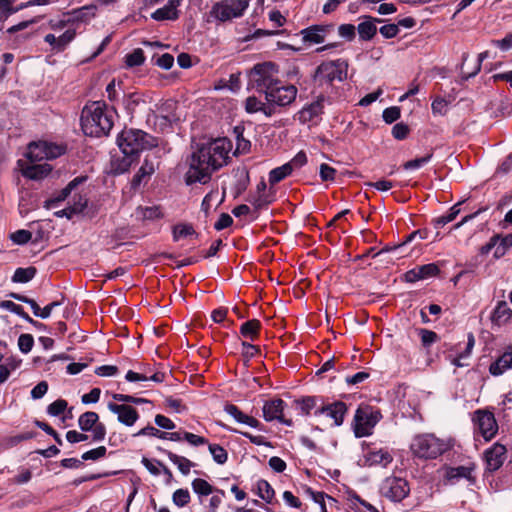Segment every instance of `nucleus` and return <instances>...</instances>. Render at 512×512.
<instances>
[{
	"label": "nucleus",
	"mask_w": 512,
	"mask_h": 512,
	"mask_svg": "<svg viewBox=\"0 0 512 512\" xmlns=\"http://www.w3.org/2000/svg\"><path fill=\"white\" fill-rule=\"evenodd\" d=\"M278 73L277 65L273 62L257 63L249 71V86L258 93L264 95L274 85H277L279 79L276 77Z\"/></svg>",
	"instance_id": "obj_4"
},
{
	"label": "nucleus",
	"mask_w": 512,
	"mask_h": 512,
	"mask_svg": "<svg viewBox=\"0 0 512 512\" xmlns=\"http://www.w3.org/2000/svg\"><path fill=\"white\" fill-rule=\"evenodd\" d=\"M248 6L249 0H221L213 4L209 14L220 22H227L242 17Z\"/></svg>",
	"instance_id": "obj_8"
},
{
	"label": "nucleus",
	"mask_w": 512,
	"mask_h": 512,
	"mask_svg": "<svg viewBox=\"0 0 512 512\" xmlns=\"http://www.w3.org/2000/svg\"><path fill=\"white\" fill-rule=\"evenodd\" d=\"M68 403L64 399H57L47 407V413L51 416H59L67 409Z\"/></svg>",
	"instance_id": "obj_55"
},
{
	"label": "nucleus",
	"mask_w": 512,
	"mask_h": 512,
	"mask_svg": "<svg viewBox=\"0 0 512 512\" xmlns=\"http://www.w3.org/2000/svg\"><path fill=\"white\" fill-rule=\"evenodd\" d=\"M52 171V167L47 164H33L29 165L26 168L22 170V175L25 178L31 179V180H42L46 176H48Z\"/></svg>",
	"instance_id": "obj_29"
},
{
	"label": "nucleus",
	"mask_w": 512,
	"mask_h": 512,
	"mask_svg": "<svg viewBox=\"0 0 512 512\" xmlns=\"http://www.w3.org/2000/svg\"><path fill=\"white\" fill-rule=\"evenodd\" d=\"M393 461V456L384 449L369 450L365 454V464L368 466L380 465L386 467Z\"/></svg>",
	"instance_id": "obj_24"
},
{
	"label": "nucleus",
	"mask_w": 512,
	"mask_h": 512,
	"mask_svg": "<svg viewBox=\"0 0 512 512\" xmlns=\"http://www.w3.org/2000/svg\"><path fill=\"white\" fill-rule=\"evenodd\" d=\"M36 274L37 269L34 266H29L25 268L19 267L14 271L11 280L14 283H28L35 277Z\"/></svg>",
	"instance_id": "obj_37"
},
{
	"label": "nucleus",
	"mask_w": 512,
	"mask_h": 512,
	"mask_svg": "<svg viewBox=\"0 0 512 512\" xmlns=\"http://www.w3.org/2000/svg\"><path fill=\"white\" fill-rule=\"evenodd\" d=\"M382 415L379 410H374L371 406H359L355 411L353 418V432L356 438L370 436L373 428L381 420Z\"/></svg>",
	"instance_id": "obj_7"
},
{
	"label": "nucleus",
	"mask_w": 512,
	"mask_h": 512,
	"mask_svg": "<svg viewBox=\"0 0 512 512\" xmlns=\"http://www.w3.org/2000/svg\"><path fill=\"white\" fill-rule=\"evenodd\" d=\"M285 406L286 403L281 398L266 401L262 408L263 418L267 422L277 420L286 426H292L293 421L291 419H286L283 415Z\"/></svg>",
	"instance_id": "obj_14"
},
{
	"label": "nucleus",
	"mask_w": 512,
	"mask_h": 512,
	"mask_svg": "<svg viewBox=\"0 0 512 512\" xmlns=\"http://www.w3.org/2000/svg\"><path fill=\"white\" fill-rule=\"evenodd\" d=\"M179 5V0H168L166 5L151 14V18L156 21L177 20L179 18V11L177 10Z\"/></svg>",
	"instance_id": "obj_22"
},
{
	"label": "nucleus",
	"mask_w": 512,
	"mask_h": 512,
	"mask_svg": "<svg viewBox=\"0 0 512 512\" xmlns=\"http://www.w3.org/2000/svg\"><path fill=\"white\" fill-rule=\"evenodd\" d=\"M391 133L395 139L404 140L408 137L410 133V128L406 123L399 122L392 127Z\"/></svg>",
	"instance_id": "obj_61"
},
{
	"label": "nucleus",
	"mask_w": 512,
	"mask_h": 512,
	"mask_svg": "<svg viewBox=\"0 0 512 512\" xmlns=\"http://www.w3.org/2000/svg\"><path fill=\"white\" fill-rule=\"evenodd\" d=\"M380 493L392 502H401L410 493V486L402 477L389 476L381 484Z\"/></svg>",
	"instance_id": "obj_10"
},
{
	"label": "nucleus",
	"mask_w": 512,
	"mask_h": 512,
	"mask_svg": "<svg viewBox=\"0 0 512 512\" xmlns=\"http://www.w3.org/2000/svg\"><path fill=\"white\" fill-rule=\"evenodd\" d=\"M484 458L487 470L490 472H495L501 468L505 462L507 458V448L498 442L494 443L485 451Z\"/></svg>",
	"instance_id": "obj_16"
},
{
	"label": "nucleus",
	"mask_w": 512,
	"mask_h": 512,
	"mask_svg": "<svg viewBox=\"0 0 512 512\" xmlns=\"http://www.w3.org/2000/svg\"><path fill=\"white\" fill-rule=\"evenodd\" d=\"M410 449L417 458L436 459L446 451L447 447L433 434H419L413 438Z\"/></svg>",
	"instance_id": "obj_6"
},
{
	"label": "nucleus",
	"mask_w": 512,
	"mask_h": 512,
	"mask_svg": "<svg viewBox=\"0 0 512 512\" xmlns=\"http://www.w3.org/2000/svg\"><path fill=\"white\" fill-rule=\"evenodd\" d=\"M512 368V346H509L506 351L500 355L489 366V372L493 376H500L507 370Z\"/></svg>",
	"instance_id": "obj_21"
},
{
	"label": "nucleus",
	"mask_w": 512,
	"mask_h": 512,
	"mask_svg": "<svg viewBox=\"0 0 512 512\" xmlns=\"http://www.w3.org/2000/svg\"><path fill=\"white\" fill-rule=\"evenodd\" d=\"M244 128L241 126L234 127V134L236 137V151L245 153L250 150L251 142L243 136Z\"/></svg>",
	"instance_id": "obj_48"
},
{
	"label": "nucleus",
	"mask_w": 512,
	"mask_h": 512,
	"mask_svg": "<svg viewBox=\"0 0 512 512\" xmlns=\"http://www.w3.org/2000/svg\"><path fill=\"white\" fill-rule=\"evenodd\" d=\"M107 453V449L105 446H98L97 448L91 449L89 451H86L82 454L81 459L83 461H96L100 458H103Z\"/></svg>",
	"instance_id": "obj_56"
},
{
	"label": "nucleus",
	"mask_w": 512,
	"mask_h": 512,
	"mask_svg": "<svg viewBox=\"0 0 512 512\" xmlns=\"http://www.w3.org/2000/svg\"><path fill=\"white\" fill-rule=\"evenodd\" d=\"M0 308H3L12 313H15L16 315H18L19 317H21L24 320L28 319L29 314L24 311V308L21 305L16 304L13 301H10V300L0 301Z\"/></svg>",
	"instance_id": "obj_52"
},
{
	"label": "nucleus",
	"mask_w": 512,
	"mask_h": 512,
	"mask_svg": "<svg viewBox=\"0 0 512 512\" xmlns=\"http://www.w3.org/2000/svg\"><path fill=\"white\" fill-rule=\"evenodd\" d=\"M320 400H322V397L319 396H303L295 399L293 404L296 409L300 410L301 415L308 416L313 409H317V404Z\"/></svg>",
	"instance_id": "obj_32"
},
{
	"label": "nucleus",
	"mask_w": 512,
	"mask_h": 512,
	"mask_svg": "<svg viewBox=\"0 0 512 512\" xmlns=\"http://www.w3.org/2000/svg\"><path fill=\"white\" fill-rule=\"evenodd\" d=\"M11 240L18 245L28 243L32 238V233L25 229H20L11 234Z\"/></svg>",
	"instance_id": "obj_62"
},
{
	"label": "nucleus",
	"mask_w": 512,
	"mask_h": 512,
	"mask_svg": "<svg viewBox=\"0 0 512 512\" xmlns=\"http://www.w3.org/2000/svg\"><path fill=\"white\" fill-rule=\"evenodd\" d=\"M512 317V310L506 301H499L494 308L491 321L497 326L506 324Z\"/></svg>",
	"instance_id": "obj_27"
},
{
	"label": "nucleus",
	"mask_w": 512,
	"mask_h": 512,
	"mask_svg": "<svg viewBox=\"0 0 512 512\" xmlns=\"http://www.w3.org/2000/svg\"><path fill=\"white\" fill-rule=\"evenodd\" d=\"M230 142L226 138H217L197 145L189 158V169L185 174L187 185L206 184L212 173L220 169L228 157Z\"/></svg>",
	"instance_id": "obj_1"
},
{
	"label": "nucleus",
	"mask_w": 512,
	"mask_h": 512,
	"mask_svg": "<svg viewBox=\"0 0 512 512\" xmlns=\"http://www.w3.org/2000/svg\"><path fill=\"white\" fill-rule=\"evenodd\" d=\"M434 155V149L431 148L424 156L422 157H416L412 160L406 161L403 163L402 167L405 170H415L419 169L420 167L426 165L428 162H430Z\"/></svg>",
	"instance_id": "obj_40"
},
{
	"label": "nucleus",
	"mask_w": 512,
	"mask_h": 512,
	"mask_svg": "<svg viewBox=\"0 0 512 512\" xmlns=\"http://www.w3.org/2000/svg\"><path fill=\"white\" fill-rule=\"evenodd\" d=\"M97 5L89 4L82 6L77 9H73L67 15L69 18L67 22H78V23H86L96 15Z\"/></svg>",
	"instance_id": "obj_23"
},
{
	"label": "nucleus",
	"mask_w": 512,
	"mask_h": 512,
	"mask_svg": "<svg viewBox=\"0 0 512 512\" xmlns=\"http://www.w3.org/2000/svg\"><path fill=\"white\" fill-rule=\"evenodd\" d=\"M34 424L38 428H40L44 432H46L49 436H52L58 445H60V446L63 445V440L60 437V435L58 434V432L52 426H50L48 423H46L44 421H40V420H35Z\"/></svg>",
	"instance_id": "obj_60"
},
{
	"label": "nucleus",
	"mask_w": 512,
	"mask_h": 512,
	"mask_svg": "<svg viewBox=\"0 0 512 512\" xmlns=\"http://www.w3.org/2000/svg\"><path fill=\"white\" fill-rule=\"evenodd\" d=\"M472 421L475 432L479 433L485 441H490L498 432V424L494 413L478 409L473 413Z\"/></svg>",
	"instance_id": "obj_11"
},
{
	"label": "nucleus",
	"mask_w": 512,
	"mask_h": 512,
	"mask_svg": "<svg viewBox=\"0 0 512 512\" xmlns=\"http://www.w3.org/2000/svg\"><path fill=\"white\" fill-rule=\"evenodd\" d=\"M262 323L258 319L247 320L241 324L239 333L244 339L254 342L259 339Z\"/></svg>",
	"instance_id": "obj_25"
},
{
	"label": "nucleus",
	"mask_w": 512,
	"mask_h": 512,
	"mask_svg": "<svg viewBox=\"0 0 512 512\" xmlns=\"http://www.w3.org/2000/svg\"><path fill=\"white\" fill-rule=\"evenodd\" d=\"M34 346V338L31 334H21L18 338V347H19V350L24 353V354H27L29 353L32 348Z\"/></svg>",
	"instance_id": "obj_57"
},
{
	"label": "nucleus",
	"mask_w": 512,
	"mask_h": 512,
	"mask_svg": "<svg viewBox=\"0 0 512 512\" xmlns=\"http://www.w3.org/2000/svg\"><path fill=\"white\" fill-rule=\"evenodd\" d=\"M512 247V232L510 234L501 235L498 242V246L495 249L494 257L501 258L505 255L507 250Z\"/></svg>",
	"instance_id": "obj_45"
},
{
	"label": "nucleus",
	"mask_w": 512,
	"mask_h": 512,
	"mask_svg": "<svg viewBox=\"0 0 512 512\" xmlns=\"http://www.w3.org/2000/svg\"><path fill=\"white\" fill-rule=\"evenodd\" d=\"M348 62L344 59L324 61L317 66L313 78L319 86H332L334 81L342 82L347 78Z\"/></svg>",
	"instance_id": "obj_5"
},
{
	"label": "nucleus",
	"mask_w": 512,
	"mask_h": 512,
	"mask_svg": "<svg viewBox=\"0 0 512 512\" xmlns=\"http://www.w3.org/2000/svg\"><path fill=\"white\" fill-rule=\"evenodd\" d=\"M16 0H0V23L6 22L10 16L17 13V9L14 8Z\"/></svg>",
	"instance_id": "obj_44"
},
{
	"label": "nucleus",
	"mask_w": 512,
	"mask_h": 512,
	"mask_svg": "<svg viewBox=\"0 0 512 512\" xmlns=\"http://www.w3.org/2000/svg\"><path fill=\"white\" fill-rule=\"evenodd\" d=\"M361 18L364 19V21L359 23L357 26L359 38L362 41H370L375 37L377 33V27L376 25H373L372 16L364 15Z\"/></svg>",
	"instance_id": "obj_30"
},
{
	"label": "nucleus",
	"mask_w": 512,
	"mask_h": 512,
	"mask_svg": "<svg viewBox=\"0 0 512 512\" xmlns=\"http://www.w3.org/2000/svg\"><path fill=\"white\" fill-rule=\"evenodd\" d=\"M292 172L293 171H292L291 166L287 163L272 169L269 172V178H268L270 185H275V184L281 182L286 177L291 175Z\"/></svg>",
	"instance_id": "obj_38"
},
{
	"label": "nucleus",
	"mask_w": 512,
	"mask_h": 512,
	"mask_svg": "<svg viewBox=\"0 0 512 512\" xmlns=\"http://www.w3.org/2000/svg\"><path fill=\"white\" fill-rule=\"evenodd\" d=\"M422 280L435 277L440 273V268L437 263H429L417 266Z\"/></svg>",
	"instance_id": "obj_53"
},
{
	"label": "nucleus",
	"mask_w": 512,
	"mask_h": 512,
	"mask_svg": "<svg viewBox=\"0 0 512 512\" xmlns=\"http://www.w3.org/2000/svg\"><path fill=\"white\" fill-rule=\"evenodd\" d=\"M144 61L145 55L141 48H136L125 56V64L130 68L140 66Z\"/></svg>",
	"instance_id": "obj_42"
},
{
	"label": "nucleus",
	"mask_w": 512,
	"mask_h": 512,
	"mask_svg": "<svg viewBox=\"0 0 512 512\" xmlns=\"http://www.w3.org/2000/svg\"><path fill=\"white\" fill-rule=\"evenodd\" d=\"M401 117V109L398 106H391L384 109L382 118L385 123L392 124Z\"/></svg>",
	"instance_id": "obj_58"
},
{
	"label": "nucleus",
	"mask_w": 512,
	"mask_h": 512,
	"mask_svg": "<svg viewBox=\"0 0 512 512\" xmlns=\"http://www.w3.org/2000/svg\"><path fill=\"white\" fill-rule=\"evenodd\" d=\"M323 103H324V96H319L316 101L303 107L298 112V120L304 124V123L313 121L316 117H319L324 112L323 111V109H324Z\"/></svg>",
	"instance_id": "obj_18"
},
{
	"label": "nucleus",
	"mask_w": 512,
	"mask_h": 512,
	"mask_svg": "<svg viewBox=\"0 0 512 512\" xmlns=\"http://www.w3.org/2000/svg\"><path fill=\"white\" fill-rule=\"evenodd\" d=\"M117 144L122 154L139 159V154L157 146L156 139L140 129H124L117 137Z\"/></svg>",
	"instance_id": "obj_3"
},
{
	"label": "nucleus",
	"mask_w": 512,
	"mask_h": 512,
	"mask_svg": "<svg viewBox=\"0 0 512 512\" xmlns=\"http://www.w3.org/2000/svg\"><path fill=\"white\" fill-rule=\"evenodd\" d=\"M334 24H315L300 31L302 41L305 44H321L325 41L326 36L334 31Z\"/></svg>",
	"instance_id": "obj_13"
},
{
	"label": "nucleus",
	"mask_w": 512,
	"mask_h": 512,
	"mask_svg": "<svg viewBox=\"0 0 512 512\" xmlns=\"http://www.w3.org/2000/svg\"><path fill=\"white\" fill-rule=\"evenodd\" d=\"M224 411L239 423L246 424L259 430H264V425L259 420L243 413L239 407L234 404H227Z\"/></svg>",
	"instance_id": "obj_19"
},
{
	"label": "nucleus",
	"mask_w": 512,
	"mask_h": 512,
	"mask_svg": "<svg viewBox=\"0 0 512 512\" xmlns=\"http://www.w3.org/2000/svg\"><path fill=\"white\" fill-rule=\"evenodd\" d=\"M271 104L268 105L267 101L262 102L258 100L255 96H250L246 99L245 102V110L249 114L262 112L266 117H271L276 114V111H273L271 108Z\"/></svg>",
	"instance_id": "obj_26"
},
{
	"label": "nucleus",
	"mask_w": 512,
	"mask_h": 512,
	"mask_svg": "<svg viewBox=\"0 0 512 512\" xmlns=\"http://www.w3.org/2000/svg\"><path fill=\"white\" fill-rule=\"evenodd\" d=\"M473 470L474 467L471 466L449 467L446 470L445 478L452 483L460 480L461 478L474 481L475 479L472 477Z\"/></svg>",
	"instance_id": "obj_31"
},
{
	"label": "nucleus",
	"mask_w": 512,
	"mask_h": 512,
	"mask_svg": "<svg viewBox=\"0 0 512 512\" xmlns=\"http://www.w3.org/2000/svg\"><path fill=\"white\" fill-rule=\"evenodd\" d=\"M193 491L199 495V497L208 496L213 494L216 487L212 486L208 481L202 478H195L191 483Z\"/></svg>",
	"instance_id": "obj_39"
},
{
	"label": "nucleus",
	"mask_w": 512,
	"mask_h": 512,
	"mask_svg": "<svg viewBox=\"0 0 512 512\" xmlns=\"http://www.w3.org/2000/svg\"><path fill=\"white\" fill-rule=\"evenodd\" d=\"M192 236L197 238L199 234L190 223H178L172 227V238L174 242H178L182 238Z\"/></svg>",
	"instance_id": "obj_33"
},
{
	"label": "nucleus",
	"mask_w": 512,
	"mask_h": 512,
	"mask_svg": "<svg viewBox=\"0 0 512 512\" xmlns=\"http://www.w3.org/2000/svg\"><path fill=\"white\" fill-rule=\"evenodd\" d=\"M486 57H487V52L480 53L478 55V58H477V60L475 62V65H474V68L472 69V71H465L466 60L468 58V54L464 53L463 56H462V64H461V78L463 80H468V79L476 76L480 72L482 61Z\"/></svg>",
	"instance_id": "obj_36"
},
{
	"label": "nucleus",
	"mask_w": 512,
	"mask_h": 512,
	"mask_svg": "<svg viewBox=\"0 0 512 512\" xmlns=\"http://www.w3.org/2000/svg\"><path fill=\"white\" fill-rule=\"evenodd\" d=\"M141 102H143V100L138 93H130L128 95H124L123 97L124 108L131 115L136 111L137 106Z\"/></svg>",
	"instance_id": "obj_46"
},
{
	"label": "nucleus",
	"mask_w": 512,
	"mask_h": 512,
	"mask_svg": "<svg viewBox=\"0 0 512 512\" xmlns=\"http://www.w3.org/2000/svg\"><path fill=\"white\" fill-rule=\"evenodd\" d=\"M304 492L317 504L320 505L321 512H328L325 504V499L327 498L329 501L336 503L337 500L326 494L323 491H314L311 487L304 485Z\"/></svg>",
	"instance_id": "obj_35"
},
{
	"label": "nucleus",
	"mask_w": 512,
	"mask_h": 512,
	"mask_svg": "<svg viewBox=\"0 0 512 512\" xmlns=\"http://www.w3.org/2000/svg\"><path fill=\"white\" fill-rule=\"evenodd\" d=\"M337 170L327 163H322L319 168V175L323 182H333L336 178Z\"/></svg>",
	"instance_id": "obj_59"
},
{
	"label": "nucleus",
	"mask_w": 512,
	"mask_h": 512,
	"mask_svg": "<svg viewBox=\"0 0 512 512\" xmlns=\"http://www.w3.org/2000/svg\"><path fill=\"white\" fill-rule=\"evenodd\" d=\"M348 412V406L343 401H334L333 403L323 404L314 411L315 416L326 414L334 421V426H341L344 422L345 415Z\"/></svg>",
	"instance_id": "obj_15"
},
{
	"label": "nucleus",
	"mask_w": 512,
	"mask_h": 512,
	"mask_svg": "<svg viewBox=\"0 0 512 512\" xmlns=\"http://www.w3.org/2000/svg\"><path fill=\"white\" fill-rule=\"evenodd\" d=\"M462 201L454 204L446 214L441 215L435 219H433V225L436 229L444 227L446 224L454 221L456 217L459 215L461 209L460 206L462 205Z\"/></svg>",
	"instance_id": "obj_34"
},
{
	"label": "nucleus",
	"mask_w": 512,
	"mask_h": 512,
	"mask_svg": "<svg viewBox=\"0 0 512 512\" xmlns=\"http://www.w3.org/2000/svg\"><path fill=\"white\" fill-rule=\"evenodd\" d=\"M418 335L421 338V344L424 348H429L432 344L439 340V336L436 332L425 328L417 329Z\"/></svg>",
	"instance_id": "obj_47"
},
{
	"label": "nucleus",
	"mask_w": 512,
	"mask_h": 512,
	"mask_svg": "<svg viewBox=\"0 0 512 512\" xmlns=\"http://www.w3.org/2000/svg\"><path fill=\"white\" fill-rule=\"evenodd\" d=\"M257 490L258 496L266 501L267 503H271L272 499L275 496V491L270 483L264 479H261L257 482Z\"/></svg>",
	"instance_id": "obj_41"
},
{
	"label": "nucleus",
	"mask_w": 512,
	"mask_h": 512,
	"mask_svg": "<svg viewBox=\"0 0 512 512\" xmlns=\"http://www.w3.org/2000/svg\"><path fill=\"white\" fill-rule=\"evenodd\" d=\"M241 345L243 348L242 357L246 363L261 353L260 347L250 342L242 341Z\"/></svg>",
	"instance_id": "obj_51"
},
{
	"label": "nucleus",
	"mask_w": 512,
	"mask_h": 512,
	"mask_svg": "<svg viewBox=\"0 0 512 512\" xmlns=\"http://www.w3.org/2000/svg\"><path fill=\"white\" fill-rule=\"evenodd\" d=\"M158 124L162 131L172 128V123L176 122L179 118L176 114H160L156 116Z\"/></svg>",
	"instance_id": "obj_63"
},
{
	"label": "nucleus",
	"mask_w": 512,
	"mask_h": 512,
	"mask_svg": "<svg viewBox=\"0 0 512 512\" xmlns=\"http://www.w3.org/2000/svg\"><path fill=\"white\" fill-rule=\"evenodd\" d=\"M157 450L161 453L165 454L169 460L178 467L179 471L183 475H188L190 473V470L193 466H195V463L190 461L188 458L184 456H179L169 450H166L162 447H157Z\"/></svg>",
	"instance_id": "obj_28"
},
{
	"label": "nucleus",
	"mask_w": 512,
	"mask_h": 512,
	"mask_svg": "<svg viewBox=\"0 0 512 512\" xmlns=\"http://www.w3.org/2000/svg\"><path fill=\"white\" fill-rule=\"evenodd\" d=\"M75 36L76 31L74 29H68L62 35L57 37V52H63L74 40Z\"/></svg>",
	"instance_id": "obj_50"
},
{
	"label": "nucleus",
	"mask_w": 512,
	"mask_h": 512,
	"mask_svg": "<svg viewBox=\"0 0 512 512\" xmlns=\"http://www.w3.org/2000/svg\"><path fill=\"white\" fill-rule=\"evenodd\" d=\"M138 159L132 155H112L110 161V172L113 175H121L129 171L130 167Z\"/></svg>",
	"instance_id": "obj_20"
},
{
	"label": "nucleus",
	"mask_w": 512,
	"mask_h": 512,
	"mask_svg": "<svg viewBox=\"0 0 512 512\" xmlns=\"http://www.w3.org/2000/svg\"><path fill=\"white\" fill-rule=\"evenodd\" d=\"M297 92L298 90L294 85H283L279 80L277 85H274L267 91L265 94V100L268 105H272V110L278 113V108L289 106L295 101Z\"/></svg>",
	"instance_id": "obj_9"
},
{
	"label": "nucleus",
	"mask_w": 512,
	"mask_h": 512,
	"mask_svg": "<svg viewBox=\"0 0 512 512\" xmlns=\"http://www.w3.org/2000/svg\"><path fill=\"white\" fill-rule=\"evenodd\" d=\"M248 201L255 209L260 210L266 208L272 202V199H270L267 194H257L256 196L249 198Z\"/></svg>",
	"instance_id": "obj_64"
},
{
	"label": "nucleus",
	"mask_w": 512,
	"mask_h": 512,
	"mask_svg": "<svg viewBox=\"0 0 512 512\" xmlns=\"http://www.w3.org/2000/svg\"><path fill=\"white\" fill-rule=\"evenodd\" d=\"M80 124L86 136L101 137L108 135L113 127V120L112 116L107 112L106 104L101 101H95L83 108Z\"/></svg>",
	"instance_id": "obj_2"
},
{
	"label": "nucleus",
	"mask_w": 512,
	"mask_h": 512,
	"mask_svg": "<svg viewBox=\"0 0 512 512\" xmlns=\"http://www.w3.org/2000/svg\"><path fill=\"white\" fill-rule=\"evenodd\" d=\"M208 449L217 464L223 465L227 462L228 453L222 446L219 444H208Z\"/></svg>",
	"instance_id": "obj_43"
},
{
	"label": "nucleus",
	"mask_w": 512,
	"mask_h": 512,
	"mask_svg": "<svg viewBox=\"0 0 512 512\" xmlns=\"http://www.w3.org/2000/svg\"><path fill=\"white\" fill-rule=\"evenodd\" d=\"M108 409L112 413L117 414L118 421L126 426H133L140 417L138 411L128 404L109 402Z\"/></svg>",
	"instance_id": "obj_17"
},
{
	"label": "nucleus",
	"mask_w": 512,
	"mask_h": 512,
	"mask_svg": "<svg viewBox=\"0 0 512 512\" xmlns=\"http://www.w3.org/2000/svg\"><path fill=\"white\" fill-rule=\"evenodd\" d=\"M191 496L188 489H177L172 495L173 503L178 507H185L190 503Z\"/></svg>",
	"instance_id": "obj_49"
},
{
	"label": "nucleus",
	"mask_w": 512,
	"mask_h": 512,
	"mask_svg": "<svg viewBox=\"0 0 512 512\" xmlns=\"http://www.w3.org/2000/svg\"><path fill=\"white\" fill-rule=\"evenodd\" d=\"M78 426L82 432L92 431L93 442H100L105 439L106 427L99 422V415L94 411H86L78 418Z\"/></svg>",
	"instance_id": "obj_12"
},
{
	"label": "nucleus",
	"mask_w": 512,
	"mask_h": 512,
	"mask_svg": "<svg viewBox=\"0 0 512 512\" xmlns=\"http://www.w3.org/2000/svg\"><path fill=\"white\" fill-rule=\"evenodd\" d=\"M112 397H113L114 400H116L118 402H123L125 404L140 405V404H144V403H149L150 402L146 398L135 397V396L128 395V394L115 393V394L112 395Z\"/></svg>",
	"instance_id": "obj_54"
}]
</instances>
